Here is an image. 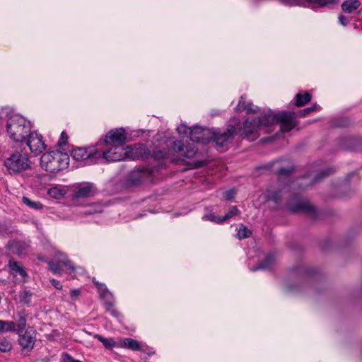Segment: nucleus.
I'll list each match as a JSON object with an SVG mask.
<instances>
[{"label": "nucleus", "instance_id": "473e14b6", "mask_svg": "<svg viewBox=\"0 0 362 362\" xmlns=\"http://www.w3.org/2000/svg\"><path fill=\"white\" fill-rule=\"evenodd\" d=\"M197 151L193 147L185 146L183 155L187 158H191L194 156Z\"/></svg>", "mask_w": 362, "mask_h": 362}, {"label": "nucleus", "instance_id": "f704fd0d", "mask_svg": "<svg viewBox=\"0 0 362 362\" xmlns=\"http://www.w3.org/2000/svg\"><path fill=\"white\" fill-rule=\"evenodd\" d=\"M245 98L243 95L240 97L239 103L236 107V111L237 112H242L243 110H246V105H245Z\"/></svg>", "mask_w": 362, "mask_h": 362}, {"label": "nucleus", "instance_id": "8fccbe9b", "mask_svg": "<svg viewBox=\"0 0 362 362\" xmlns=\"http://www.w3.org/2000/svg\"><path fill=\"white\" fill-rule=\"evenodd\" d=\"M347 140H348V141H351V140H352V139H351V138H349V139H348Z\"/></svg>", "mask_w": 362, "mask_h": 362}, {"label": "nucleus", "instance_id": "c85d7f7f", "mask_svg": "<svg viewBox=\"0 0 362 362\" xmlns=\"http://www.w3.org/2000/svg\"><path fill=\"white\" fill-rule=\"evenodd\" d=\"M250 230L245 226H241L238 231L237 235L239 239H243L250 237Z\"/></svg>", "mask_w": 362, "mask_h": 362}, {"label": "nucleus", "instance_id": "9b49d317", "mask_svg": "<svg viewBox=\"0 0 362 362\" xmlns=\"http://www.w3.org/2000/svg\"><path fill=\"white\" fill-rule=\"evenodd\" d=\"M27 145L30 151L36 155L40 154L45 149V144L42 141V136L35 132L29 134Z\"/></svg>", "mask_w": 362, "mask_h": 362}, {"label": "nucleus", "instance_id": "f257e3e1", "mask_svg": "<svg viewBox=\"0 0 362 362\" xmlns=\"http://www.w3.org/2000/svg\"><path fill=\"white\" fill-rule=\"evenodd\" d=\"M256 119L257 121H262L261 124L262 130L264 127L279 122L281 132H288L297 125L296 113L293 112H283L276 114L269 110L264 112L261 117Z\"/></svg>", "mask_w": 362, "mask_h": 362}, {"label": "nucleus", "instance_id": "39448f33", "mask_svg": "<svg viewBox=\"0 0 362 362\" xmlns=\"http://www.w3.org/2000/svg\"><path fill=\"white\" fill-rule=\"evenodd\" d=\"M5 165L10 174L19 173L30 168V163L27 155L16 152L5 160Z\"/></svg>", "mask_w": 362, "mask_h": 362}, {"label": "nucleus", "instance_id": "37998d69", "mask_svg": "<svg viewBox=\"0 0 362 362\" xmlns=\"http://www.w3.org/2000/svg\"><path fill=\"white\" fill-rule=\"evenodd\" d=\"M50 281L57 289L61 290L62 288V285L59 281H57L55 279H51Z\"/></svg>", "mask_w": 362, "mask_h": 362}, {"label": "nucleus", "instance_id": "412c9836", "mask_svg": "<svg viewBox=\"0 0 362 362\" xmlns=\"http://www.w3.org/2000/svg\"><path fill=\"white\" fill-rule=\"evenodd\" d=\"M22 202L27 206L35 210H40L43 208V205L40 202L31 200L27 197H23Z\"/></svg>", "mask_w": 362, "mask_h": 362}, {"label": "nucleus", "instance_id": "aec40b11", "mask_svg": "<svg viewBox=\"0 0 362 362\" xmlns=\"http://www.w3.org/2000/svg\"><path fill=\"white\" fill-rule=\"evenodd\" d=\"M296 100L295 103L296 106L301 107L309 103L311 100L310 93L305 92L304 93H298L296 95Z\"/></svg>", "mask_w": 362, "mask_h": 362}, {"label": "nucleus", "instance_id": "393cba45", "mask_svg": "<svg viewBox=\"0 0 362 362\" xmlns=\"http://www.w3.org/2000/svg\"><path fill=\"white\" fill-rule=\"evenodd\" d=\"M48 194L54 199H60L64 196L65 190L58 187H52L48 190Z\"/></svg>", "mask_w": 362, "mask_h": 362}, {"label": "nucleus", "instance_id": "4be33fe9", "mask_svg": "<svg viewBox=\"0 0 362 362\" xmlns=\"http://www.w3.org/2000/svg\"><path fill=\"white\" fill-rule=\"evenodd\" d=\"M281 194L280 191L268 190L266 193V198L267 200L274 202L276 204L279 203L281 201Z\"/></svg>", "mask_w": 362, "mask_h": 362}, {"label": "nucleus", "instance_id": "9d476101", "mask_svg": "<svg viewBox=\"0 0 362 362\" xmlns=\"http://www.w3.org/2000/svg\"><path fill=\"white\" fill-rule=\"evenodd\" d=\"M72 157L77 160H86L89 158H101V151L94 147L76 148L71 152Z\"/></svg>", "mask_w": 362, "mask_h": 362}, {"label": "nucleus", "instance_id": "cd10ccee", "mask_svg": "<svg viewBox=\"0 0 362 362\" xmlns=\"http://www.w3.org/2000/svg\"><path fill=\"white\" fill-rule=\"evenodd\" d=\"M238 212H239V211H238V207L235 206H233L230 209L229 211L227 214H226V215L223 217L218 218V221H226V220L232 218L235 215H237L238 214Z\"/></svg>", "mask_w": 362, "mask_h": 362}, {"label": "nucleus", "instance_id": "2f4dec72", "mask_svg": "<svg viewBox=\"0 0 362 362\" xmlns=\"http://www.w3.org/2000/svg\"><path fill=\"white\" fill-rule=\"evenodd\" d=\"M185 146L181 141H175L173 143V149L176 153H184Z\"/></svg>", "mask_w": 362, "mask_h": 362}, {"label": "nucleus", "instance_id": "c9c22d12", "mask_svg": "<svg viewBox=\"0 0 362 362\" xmlns=\"http://www.w3.org/2000/svg\"><path fill=\"white\" fill-rule=\"evenodd\" d=\"M62 359L63 362H82L81 361L74 359L67 353H63L62 354Z\"/></svg>", "mask_w": 362, "mask_h": 362}, {"label": "nucleus", "instance_id": "dca6fc26", "mask_svg": "<svg viewBox=\"0 0 362 362\" xmlns=\"http://www.w3.org/2000/svg\"><path fill=\"white\" fill-rule=\"evenodd\" d=\"M293 212L304 211L307 213L314 212V208L308 201L300 200L296 204L291 206Z\"/></svg>", "mask_w": 362, "mask_h": 362}, {"label": "nucleus", "instance_id": "4c0bfd02", "mask_svg": "<svg viewBox=\"0 0 362 362\" xmlns=\"http://www.w3.org/2000/svg\"><path fill=\"white\" fill-rule=\"evenodd\" d=\"M95 284L97 285L98 286V288L99 289V291L101 292V295L103 296V297H105V295L107 293V290L105 287V286L103 284H99V283H95Z\"/></svg>", "mask_w": 362, "mask_h": 362}, {"label": "nucleus", "instance_id": "58836bf2", "mask_svg": "<svg viewBox=\"0 0 362 362\" xmlns=\"http://www.w3.org/2000/svg\"><path fill=\"white\" fill-rule=\"evenodd\" d=\"M331 173V170H325L322 171L315 178L316 181L320 180L322 177L328 176Z\"/></svg>", "mask_w": 362, "mask_h": 362}, {"label": "nucleus", "instance_id": "7c9ffc66", "mask_svg": "<svg viewBox=\"0 0 362 362\" xmlns=\"http://www.w3.org/2000/svg\"><path fill=\"white\" fill-rule=\"evenodd\" d=\"M11 348V344L8 340H2L0 341V351L1 352L9 351Z\"/></svg>", "mask_w": 362, "mask_h": 362}, {"label": "nucleus", "instance_id": "7ed1b4c3", "mask_svg": "<svg viewBox=\"0 0 362 362\" xmlns=\"http://www.w3.org/2000/svg\"><path fill=\"white\" fill-rule=\"evenodd\" d=\"M6 128L10 137L16 142L24 141L30 132L29 122L19 115L11 117L7 122Z\"/></svg>", "mask_w": 362, "mask_h": 362}, {"label": "nucleus", "instance_id": "f03ea898", "mask_svg": "<svg viewBox=\"0 0 362 362\" xmlns=\"http://www.w3.org/2000/svg\"><path fill=\"white\" fill-rule=\"evenodd\" d=\"M69 163V156L59 151L44 153L40 159L42 168L50 173H57L67 168Z\"/></svg>", "mask_w": 362, "mask_h": 362}, {"label": "nucleus", "instance_id": "423d86ee", "mask_svg": "<svg viewBox=\"0 0 362 362\" xmlns=\"http://www.w3.org/2000/svg\"><path fill=\"white\" fill-rule=\"evenodd\" d=\"M47 263L50 270L55 274H59L63 271L72 274L76 270L72 263L62 252H57L55 255V259L48 261Z\"/></svg>", "mask_w": 362, "mask_h": 362}, {"label": "nucleus", "instance_id": "ddd939ff", "mask_svg": "<svg viewBox=\"0 0 362 362\" xmlns=\"http://www.w3.org/2000/svg\"><path fill=\"white\" fill-rule=\"evenodd\" d=\"M18 341L23 350H32L35 343L34 332L25 331L23 334H19Z\"/></svg>", "mask_w": 362, "mask_h": 362}, {"label": "nucleus", "instance_id": "0eeeda50", "mask_svg": "<svg viewBox=\"0 0 362 362\" xmlns=\"http://www.w3.org/2000/svg\"><path fill=\"white\" fill-rule=\"evenodd\" d=\"M127 142V133L123 128L110 130L105 136L103 143L108 147L117 149Z\"/></svg>", "mask_w": 362, "mask_h": 362}, {"label": "nucleus", "instance_id": "f3484780", "mask_svg": "<svg viewBox=\"0 0 362 362\" xmlns=\"http://www.w3.org/2000/svg\"><path fill=\"white\" fill-rule=\"evenodd\" d=\"M361 6L358 0H346L341 4L342 10L346 13H352Z\"/></svg>", "mask_w": 362, "mask_h": 362}, {"label": "nucleus", "instance_id": "6e6552de", "mask_svg": "<svg viewBox=\"0 0 362 362\" xmlns=\"http://www.w3.org/2000/svg\"><path fill=\"white\" fill-rule=\"evenodd\" d=\"M177 130L181 134H189L190 139L195 142L204 143L206 140V135L209 134V129H203L200 127H194L193 129L189 128L184 124H180L177 127Z\"/></svg>", "mask_w": 362, "mask_h": 362}, {"label": "nucleus", "instance_id": "c756f323", "mask_svg": "<svg viewBox=\"0 0 362 362\" xmlns=\"http://www.w3.org/2000/svg\"><path fill=\"white\" fill-rule=\"evenodd\" d=\"M32 293L29 291H23L20 293V299L23 303L28 304L30 302Z\"/></svg>", "mask_w": 362, "mask_h": 362}, {"label": "nucleus", "instance_id": "f8f14e48", "mask_svg": "<svg viewBox=\"0 0 362 362\" xmlns=\"http://www.w3.org/2000/svg\"><path fill=\"white\" fill-rule=\"evenodd\" d=\"M114 148L110 147V149L107 151H104L101 152V158H105L107 161H119L125 158L129 157L128 151L127 149L122 148L119 151H112Z\"/></svg>", "mask_w": 362, "mask_h": 362}, {"label": "nucleus", "instance_id": "6ab92c4d", "mask_svg": "<svg viewBox=\"0 0 362 362\" xmlns=\"http://www.w3.org/2000/svg\"><path fill=\"white\" fill-rule=\"evenodd\" d=\"M94 337L100 341L106 349L119 347V339L115 341L112 338H105L100 334H95Z\"/></svg>", "mask_w": 362, "mask_h": 362}, {"label": "nucleus", "instance_id": "b1692460", "mask_svg": "<svg viewBox=\"0 0 362 362\" xmlns=\"http://www.w3.org/2000/svg\"><path fill=\"white\" fill-rule=\"evenodd\" d=\"M291 4H303L305 2H313L320 4V6H325L332 3L333 0H288Z\"/></svg>", "mask_w": 362, "mask_h": 362}, {"label": "nucleus", "instance_id": "a18cd8bd", "mask_svg": "<svg viewBox=\"0 0 362 362\" xmlns=\"http://www.w3.org/2000/svg\"><path fill=\"white\" fill-rule=\"evenodd\" d=\"M68 139V136L64 132H62L61 134V141L59 142L60 144L62 143H66Z\"/></svg>", "mask_w": 362, "mask_h": 362}, {"label": "nucleus", "instance_id": "a211bd4d", "mask_svg": "<svg viewBox=\"0 0 362 362\" xmlns=\"http://www.w3.org/2000/svg\"><path fill=\"white\" fill-rule=\"evenodd\" d=\"M8 267L12 273L18 274L22 277L27 276V273L24 270L23 267L21 265L20 262L10 259L8 262Z\"/></svg>", "mask_w": 362, "mask_h": 362}, {"label": "nucleus", "instance_id": "a19ab883", "mask_svg": "<svg viewBox=\"0 0 362 362\" xmlns=\"http://www.w3.org/2000/svg\"><path fill=\"white\" fill-rule=\"evenodd\" d=\"M205 218L209 220V221H214V222H217V223H221V221H218V218L219 217H217L214 214H208L205 216Z\"/></svg>", "mask_w": 362, "mask_h": 362}, {"label": "nucleus", "instance_id": "72a5a7b5", "mask_svg": "<svg viewBox=\"0 0 362 362\" xmlns=\"http://www.w3.org/2000/svg\"><path fill=\"white\" fill-rule=\"evenodd\" d=\"M317 109V105H315L310 107H307L303 110H300L298 112V115L300 117H304L310 114V112L315 111Z\"/></svg>", "mask_w": 362, "mask_h": 362}, {"label": "nucleus", "instance_id": "79ce46f5", "mask_svg": "<svg viewBox=\"0 0 362 362\" xmlns=\"http://www.w3.org/2000/svg\"><path fill=\"white\" fill-rule=\"evenodd\" d=\"M81 294V291L78 289H75L71 291L70 296L72 299L76 300Z\"/></svg>", "mask_w": 362, "mask_h": 362}, {"label": "nucleus", "instance_id": "09e8293b", "mask_svg": "<svg viewBox=\"0 0 362 362\" xmlns=\"http://www.w3.org/2000/svg\"><path fill=\"white\" fill-rule=\"evenodd\" d=\"M27 247H28V245L26 244H23V249L25 250L27 249Z\"/></svg>", "mask_w": 362, "mask_h": 362}, {"label": "nucleus", "instance_id": "3c124183", "mask_svg": "<svg viewBox=\"0 0 362 362\" xmlns=\"http://www.w3.org/2000/svg\"><path fill=\"white\" fill-rule=\"evenodd\" d=\"M165 156V155L160 156L161 158H164Z\"/></svg>", "mask_w": 362, "mask_h": 362}, {"label": "nucleus", "instance_id": "2eb2a0df", "mask_svg": "<svg viewBox=\"0 0 362 362\" xmlns=\"http://www.w3.org/2000/svg\"><path fill=\"white\" fill-rule=\"evenodd\" d=\"M119 348H126L132 351H139L141 349L139 342L132 338L119 339Z\"/></svg>", "mask_w": 362, "mask_h": 362}, {"label": "nucleus", "instance_id": "1a4fd4ad", "mask_svg": "<svg viewBox=\"0 0 362 362\" xmlns=\"http://www.w3.org/2000/svg\"><path fill=\"white\" fill-rule=\"evenodd\" d=\"M262 121H257L254 119L250 121L247 119L244 123V127L242 132V136L250 141H254L259 136V131H262L261 124Z\"/></svg>", "mask_w": 362, "mask_h": 362}, {"label": "nucleus", "instance_id": "5701e85b", "mask_svg": "<svg viewBox=\"0 0 362 362\" xmlns=\"http://www.w3.org/2000/svg\"><path fill=\"white\" fill-rule=\"evenodd\" d=\"M16 325L13 322L0 320V333L13 331Z\"/></svg>", "mask_w": 362, "mask_h": 362}, {"label": "nucleus", "instance_id": "20e7f679", "mask_svg": "<svg viewBox=\"0 0 362 362\" xmlns=\"http://www.w3.org/2000/svg\"><path fill=\"white\" fill-rule=\"evenodd\" d=\"M240 120L238 118H232L228 122L226 132L218 133L215 132H211L209 130V134L205 136L206 140L204 142L209 139L213 140L218 149L223 148L234 138L235 135L237 134L238 129H240Z\"/></svg>", "mask_w": 362, "mask_h": 362}, {"label": "nucleus", "instance_id": "c03bdc74", "mask_svg": "<svg viewBox=\"0 0 362 362\" xmlns=\"http://www.w3.org/2000/svg\"><path fill=\"white\" fill-rule=\"evenodd\" d=\"M105 308L107 310L111 311L113 315L116 313V311L112 309L113 304L112 303H105Z\"/></svg>", "mask_w": 362, "mask_h": 362}, {"label": "nucleus", "instance_id": "de8ad7c7", "mask_svg": "<svg viewBox=\"0 0 362 362\" xmlns=\"http://www.w3.org/2000/svg\"><path fill=\"white\" fill-rule=\"evenodd\" d=\"M339 20L340 21V23L343 25H346V18L344 16H340L339 17Z\"/></svg>", "mask_w": 362, "mask_h": 362}, {"label": "nucleus", "instance_id": "bb28decb", "mask_svg": "<svg viewBox=\"0 0 362 362\" xmlns=\"http://www.w3.org/2000/svg\"><path fill=\"white\" fill-rule=\"evenodd\" d=\"M18 327L19 332H22L26 326V317L24 312L18 313Z\"/></svg>", "mask_w": 362, "mask_h": 362}, {"label": "nucleus", "instance_id": "e433bc0d", "mask_svg": "<svg viewBox=\"0 0 362 362\" xmlns=\"http://www.w3.org/2000/svg\"><path fill=\"white\" fill-rule=\"evenodd\" d=\"M235 192L234 189H230L223 192V196L226 199L230 200L235 196Z\"/></svg>", "mask_w": 362, "mask_h": 362}, {"label": "nucleus", "instance_id": "ea45409f", "mask_svg": "<svg viewBox=\"0 0 362 362\" xmlns=\"http://www.w3.org/2000/svg\"><path fill=\"white\" fill-rule=\"evenodd\" d=\"M246 110L248 113H255L257 112V107L252 103H249L247 105H246Z\"/></svg>", "mask_w": 362, "mask_h": 362}, {"label": "nucleus", "instance_id": "4468645a", "mask_svg": "<svg viewBox=\"0 0 362 362\" xmlns=\"http://www.w3.org/2000/svg\"><path fill=\"white\" fill-rule=\"evenodd\" d=\"M95 193V189L92 184L86 183L79 186L75 191L74 196L75 198H88L93 196Z\"/></svg>", "mask_w": 362, "mask_h": 362}, {"label": "nucleus", "instance_id": "a878e982", "mask_svg": "<svg viewBox=\"0 0 362 362\" xmlns=\"http://www.w3.org/2000/svg\"><path fill=\"white\" fill-rule=\"evenodd\" d=\"M274 262V259L273 257H270V256L267 257L265 259V260L262 263H261L258 267H254L251 270L252 272H255L259 269H269L272 265Z\"/></svg>", "mask_w": 362, "mask_h": 362}, {"label": "nucleus", "instance_id": "49530a36", "mask_svg": "<svg viewBox=\"0 0 362 362\" xmlns=\"http://www.w3.org/2000/svg\"><path fill=\"white\" fill-rule=\"evenodd\" d=\"M291 170L288 169H284L281 168L279 170V173L280 175H288L290 173Z\"/></svg>", "mask_w": 362, "mask_h": 362}]
</instances>
